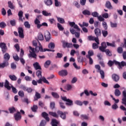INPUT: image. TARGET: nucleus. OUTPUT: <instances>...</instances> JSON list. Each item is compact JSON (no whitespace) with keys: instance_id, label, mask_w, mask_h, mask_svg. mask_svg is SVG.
Listing matches in <instances>:
<instances>
[{"instance_id":"f257e3e1","label":"nucleus","mask_w":126,"mask_h":126,"mask_svg":"<svg viewBox=\"0 0 126 126\" xmlns=\"http://www.w3.org/2000/svg\"><path fill=\"white\" fill-rule=\"evenodd\" d=\"M68 23H69V25L71 27H73V28H70V32L71 34L73 35H75V37L76 38H79L80 36V29H79V27L76 24H75V23L74 22H69L68 21Z\"/></svg>"},{"instance_id":"f03ea898","label":"nucleus","mask_w":126,"mask_h":126,"mask_svg":"<svg viewBox=\"0 0 126 126\" xmlns=\"http://www.w3.org/2000/svg\"><path fill=\"white\" fill-rule=\"evenodd\" d=\"M39 46H37L38 45V41L36 40H33L32 42L33 46H34L35 47V52H55V50H52L51 49H43V47L42 46V45L40 42H38Z\"/></svg>"},{"instance_id":"7ed1b4c3","label":"nucleus","mask_w":126,"mask_h":126,"mask_svg":"<svg viewBox=\"0 0 126 126\" xmlns=\"http://www.w3.org/2000/svg\"><path fill=\"white\" fill-rule=\"evenodd\" d=\"M4 86L5 88H6V89H7V90H10V89H11L12 88V92L14 93V94H16V93H17L18 91L16 88L13 87L12 85L9 84V82H8L7 80H5Z\"/></svg>"},{"instance_id":"20e7f679","label":"nucleus","mask_w":126,"mask_h":126,"mask_svg":"<svg viewBox=\"0 0 126 126\" xmlns=\"http://www.w3.org/2000/svg\"><path fill=\"white\" fill-rule=\"evenodd\" d=\"M61 98L63 101L66 102V105H67V106H72V105H73L72 100L69 99H67L65 96H64V97L61 96Z\"/></svg>"},{"instance_id":"39448f33","label":"nucleus","mask_w":126,"mask_h":126,"mask_svg":"<svg viewBox=\"0 0 126 126\" xmlns=\"http://www.w3.org/2000/svg\"><path fill=\"white\" fill-rule=\"evenodd\" d=\"M44 37L47 42H49V41H50V40H51V38H52L50 32H49L48 31H46L44 32Z\"/></svg>"},{"instance_id":"423d86ee","label":"nucleus","mask_w":126,"mask_h":126,"mask_svg":"<svg viewBox=\"0 0 126 126\" xmlns=\"http://www.w3.org/2000/svg\"><path fill=\"white\" fill-rule=\"evenodd\" d=\"M0 48H1L2 53H5L7 51V47L4 42L0 43Z\"/></svg>"},{"instance_id":"0eeeda50","label":"nucleus","mask_w":126,"mask_h":126,"mask_svg":"<svg viewBox=\"0 0 126 126\" xmlns=\"http://www.w3.org/2000/svg\"><path fill=\"white\" fill-rule=\"evenodd\" d=\"M63 48H72V43H69L65 41H62Z\"/></svg>"},{"instance_id":"6e6552de","label":"nucleus","mask_w":126,"mask_h":126,"mask_svg":"<svg viewBox=\"0 0 126 126\" xmlns=\"http://www.w3.org/2000/svg\"><path fill=\"white\" fill-rule=\"evenodd\" d=\"M115 64L118 65L119 66L118 67L119 69H121L122 68V67L126 66V62L125 61H122L121 63L119 62H115Z\"/></svg>"},{"instance_id":"1a4fd4ad","label":"nucleus","mask_w":126,"mask_h":126,"mask_svg":"<svg viewBox=\"0 0 126 126\" xmlns=\"http://www.w3.org/2000/svg\"><path fill=\"white\" fill-rule=\"evenodd\" d=\"M14 117L15 118V121H18L21 120L22 116L19 111L17 112V113L14 114Z\"/></svg>"},{"instance_id":"9d476101","label":"nucleus","mask_w":126,"mask_h":126,"mask_svg":"<svg viewBox=\"0 0 126 126\" xmlns=\"http://www.w3.org/2000/svg\"><path fill=\"white\" fill-rule=\"evenodd\" d=\"M88 38L90 41H95V42H96V43H97V44H100L99 43V38L98 37H95L92 36H89Z\"/></svg>"},{"instance_id":"9b49d317","label":"nucleus","mask_w":126,"mask_h":126,"mask_svg":"<svg viewBox=\"0 0 126 126\" xmlns=\"http://www.w3.org/2000/svg\"><path fill=\"white\" fill-rule=\"evenodd\" d=\"M106 48H107V44H106V42H102L101 43V46L99 47V50L101 52H105Z\"/></svg>"},{"instance_id":"f8f14e48","label":"nucleus","mask_w":126,"mask_h":126,"mask_svg":"<svg viewBox=\"0 0 126 126\" xmlns=\"http://www.w3.org/2000/svg\"><path fill=\"white\" fill-rule=\"evenodd\" d=\"M19 35L20 38H24V34L23 33V29L22 28H19L18 29Z\"/></svg>"},{"instance_id":"ddd939ff","label":"nucleus","mask_w":126,"mask_h":126,"mask_svg":"<svg viewBox=\"0 0 126 126\" xmlns=\"http://www.w3.org/2000/svg\"><path fill=\"white\" fill-rule=\"evenodd\" d=\"M67 71L66 70H62L59 72V74L61 76H66L67 75Z\"/></svg>"},{"instance_id":"4468645a","label":"nucleus","mask_w":126,"mask_h":126,"mask_svg":"<svg viewBox=\"0 0 126 126\" xmlns=\"http://www.w3.org/2000/svg\"><path fill=\"white\" fill-rule=\"evenodd\" d=\"M123 98L122 99V104L126 106V92L124 91L123 92Z\"/></svg>"},{"instance_id":"2eb2a0df","label":"nucleus","mask_w":126,"mask_h":126,"mask_svg":"<svg viewBox=\"0 0 126 126\" xmlns=\"http://www.w3.org/2000/svg\"><path fill=\"white\" fill-rule=\"evenodd\" d=\"M58 115H60V117L61 118H62V119H63V120H65L66 117L65 116V112H63L62 111H58L57 112Z\"/></svg>"},{"instance_id":"dca6fc26","label":"nucleus","mask_w":126,"mask_h":126,"mask_svg":"<svg viewBox=\"0 0 126 126\" xmlns=\"http://www.w3.org/2000/svg\"><path fill=\"white\" fill-rule=\"evenodd\" d=\"M94 34L96 35L97 38L101 36V30L96 28L94 30Z\"/></svg>"},{"instance_id":"f3484780","label":"nucleus","mask_w":126,"mask_h":126,"mask_svg":"<svg viewBox=\"0 0 126 126\" xmlns=\"http://www.w3.org/2000/svg\"><path fill=\"white\" fill-rule=\"evenodd\" d=\"M8 6L11 9H15V5L11 2V1H8Z\"/></svg>"},{"instance_id":"a211bd4d","label":"nucleus","mask_w":126,"mask_h":126,"mask_svg":"<svg viewBox=\"0 0 126 126\" xmlns=\"http://www.w3.org/2000/svg\"><path fill=\"white\" fill-rule=\"evenodd\" d=\"M112 77V79H113L114 81H116V82L119 81V80H120V76L116 74H113Z\"/></svg>"},{"instance_id":"6ab92c4d","label":"nucleus","mask_w":126,"mask_h":126,"mask_svg":"<svg viewBox=\"0 0 126 126\" xmlns=\"http://www.w3.org/2000/svg\"><path fill=\"white\" fill-rule=\"evenodd\" d=\"M42 117H43V118L44 119H45V120L47 121V122H49L50 121V118L48 117L49 114H48L47 113L43 112L42 113Z\"/></svg>"},{"instance_id":"aec40b11","label":"nucleus","mask_w":126,"mask_h":126,"mask_svg":"<svg viewBox=\"0 0 126 126\" xmlns=\"http://www.w3.org/2000/svg\"><path fill=\"white\" fill-rule=\"evenodd\" d=\"M33 66L36 70H38V69H41V66L39 64L38 62H36L33 63Z\"/></svg>"},{"instance_id":"412c9836","label":"nucleus","mask_w":126,"mask_h":126,"mask_svg":"<svg viewBox=\"0 0 126 126\" xmlns=\"http://www.w3.org/2000/svg\"><path fill=\"white\" fill-rule=\"evenodd\" d=\"M36 75L38 78H42V70L41 69L36 71Z\"/></svg>"},{"instance_id":"4be33fe9","label":"nucleus","mask_w":126,"mask_h":126,"mask_svg":"<svg viewBox=\"0 0 126 126\" xmlns=\"http://www.w3.org/2000/svg\"><path fill=\"white\" fill-rule=\"evenodd\" d=\"M59 125V121H57L56 119H53L51 122L52 126H58Z\"/></svg>"},{"instance_id":"5701e85b","label":"nucleus","mask_w":126,"mask_h":126,"mask_svg":"<svg viewBox=\"0 0 126 126\" xmlns=\"http://www.w3.org/2000/svg\"><path fill=\"white\" fill-rule=\"evenodd\" d=\"M7 65H8V62H5L2 63H0V68H3L5 66H7Z\"/></svg>"},{"instance_id":"b1692460","label":"nucleus","mask_w":126,"mask_h":126,"mask_svg":"<svg viewBox=\"0 0 126 126\" xmlns=\"http://www.w3.org/2000/svg\"><path fill=\"white\" fill-rule=\"evenodd\" d=\"M42 14L44 16H52V13H49L48 11L46 10H43L42 11Z\"/></svg>"},{"instance_id":"393cba45","label":"nucleus","mask_w":126,"mask_h":126,"mask_svg":"<svg viewBox=\"0 0 126 126\" xmlns=\"http://www.w3.org/2000/svg\"><path fill=\"white\" fill-rule=\"evenodd\" d=\"M9 77L10 79L12 80V81H16V80H17V77H16V76L14 75H9Z\"/></svg>"},{"instance_id":"a878e982","label":"nucleus","mask_w":126,"mask_h":126,"mask_svg":"<svg viewBox=\"0 0 126 126\" xmlns=\"http://www.w3.org/2000/svg\"><path fill=\"white\" fill-rule=\"evenodd\" d=\"M44 2L47 6L52 5V4H53V1H52V0H45Z\"/></svg>"},{"instance_id":"bb28decb","label":"nucleus","mask_w":126,"mask_h":126,"mask_svg":"<svg viewBox=\"0 0 126 126\" xmlns=\"http://www.w3.org/2000/svg\"><path fill=\"white\" fill-rule=\"evenodd\" d=\"M114 94L115 96H117V97H119V96H120V95L122 94V93H121V91L119 90V89H116L114 92Z\"/></svg>"},{"instance_id":"cd10ccee","label":"nucleus","mask_w":126,"mask_h":126,"mask_svg":"<svg viewBox=\"0 0 126 126\" xmlns=\"http://www.w3.org/2000/svg\"><path fill=\"white\" fill-rule=\"evenodd\" d=\"M30 52V54L29 55V58H33L34 59H36L37 55L35 54V52Z\"/></svg>"},{"instance_id":"c85d7f7f","label":"nucleus","mask_w":126,"mask_h":126,"mask_svg":"<svg viewBox=\"0 0 126 126\" xmlns=\"http://www.w3.org/2000/svg\"><path fill=\"white\" fill-rule=\"evenodd\" d=\"M94 55V52H93V50H89L88 51V55H87V58H91L92 56Z\"/></svg>"},{"instance_id":"c756f323","label":"nucleus","mask_w":126,"mask_h":126,"mask_svg":"<svg viewBox=\"0 0 126 126\" xmlns=\"http://www.w3.org/2000/svg\"><path fill=\"white\" fill-rule=\"evenodd\" d=\"M18 16L19 17V20H21V21H23V20H22V17H23V12L22 11H20L19 12Z\"/></svg>"},{"instance_id":"7c9ffc66","label":"nucleus","mask_w":126,"mask_h":126,"mask_svg":"<svg viewBox=\"0 0 126 126\" xmlns=\"http://www.w3.org/2000/svg\"><path fill=\"white\" fill-rule=\"evenodd\" d=\"M51 64V61L48 60L44 63V67L46 68H48L49 67V66Z\"/></svg>"},{"instance_id":"2f4dec72","label":"nucleus","mask_w":126,"mask_h":126,"mask_svg":"<svg viewBox=\"0 0 126 126\" xmlns=\"http://www.w3.org/2000/svg\"><path fill=\"white\" fill-rule=\"evenodd\" d=\"M49 115H50V116L54 117V118H59V115H58L56 113V112H49Z\"/></svg>"},{"instance_id":"473e14b6","label":"nucleus","mask_w":126,"mask_h":126,"mask_svg":"<svg viewBox=\"0 0 126 126\" xmlns=\"http://www.w3.org/2000/svg\"><path fill=\"white\" fill-rule=\"evenodd\" d=\"M57 27L60 31H63V29H64L63 27L60 23L57 24Z\"/></svg>"},{"instance_id":"72a5a7b5","label":"nucleus","mask_w":126,"mask_h":126,"mask_svg":"<svg viewBox=\"0 0 126 126\" xmlns=\"http://www.w3.org/2000/svg\"><path fill=\"white\" fill-rule=\"evenodd\" d=\"M58 21L59 22H60V23H61L62 24H63V23H64V19H63V18H60L59 17H57Z\"/></svg>"},{"instance_id":"f704fd0d","label":"nucleus","mask_w":126,"mask_h":126,"mask_svg":"<svg viewBox=\"0 0 126 126\" xmlns=\"http://www.w3.org/2000/svg\"><path fill=\"white\" fill-rule=\"evenodd\" d=\"M51 94L53 96V97H54V98H60V95L57 93L52 92Z\"/></svg>"},{"instance_id":"c9c22d12","label":"nucleus","mask_w":126,"mask_h":126,"mask_svg":"<svg viewBox=\"0 0 126 126\" xmlns=\"http://www.w3.org/2000/svg\"><path fill=\"white\" fill-rule=\"evenodd\" d=\"M23 90L24 91H27L28 93H31L32 92V88H26V87H24L23 88Z\"/></svg>"},{"instance_id":"e433bc0d","label":"nucleus","mask_w":126,"mask_h":126,"mask_svg":"<svg viewBox=\"0 0 126 126\" xmlns=\"http://www.w3.org/2000/svg\"><path fill=\"white\" fill-rule=\"evenodd\" d=\"M37 38L39 41H43L44 40V36L42 33H39Z\"/></svg>"},{"instance_id":"4c0bfd02","label":"nucleus","mask_w":126,"mask_h":126,"mask_svg":"<svg viewBox=\"0 0 126 126\" xmlns=\"http://www.w3.org/2000/svg\"><path fill=\"white\" fill-rule=\"evenodd\" d=\"M49 49H55V43L54 42H50L48 45Z\"/></svg>"},{"instance_id":"58836bf2","label":"nucleus","mask_w":126,"mask_h":126,"mask_svg":"<svg viewBox=\"0 0 126 126\" xmlns=\"http://www.w3.org/2000/svg\"><path fill=\"white\" fill-rule=\"evenodd\" d=\"M98 72H99L101 75V78H102V79H104V78H105V72H104V71L101 70Z\"/></svg>"},{"instance_id":"ea45409f","label":"nucleus","mask_w":126,"mask_h":126,"mask_svg":"<svg viewBox=\"0 0 126 126\" xmlns=\"http://www.w3.org/2000/svg\"><path fill=\"white\" fill-rule=\"evenodd\" d=\"M83 14L84 15H91V13L88 10H85L84 11H83Z\"/></svg>"},{"instance_id":"a19ab883","label":"nucleus","mask_w":126,"mask_h":126,"mask_svg":"<svg viewBox=\"0 0 126 126\" xmlns=\"http://www.w3.org/2000/svg\"><path fill=\"white\" fill-rule=\"evenodd\" d=\"M13 57L14 61H16V62H18L19 61V57H18V55H17V54H14L13 55Z\"/></svg>"},{"instance_id":"79ce46f5","label":"nucleus","mask_w":126,"mask_h":126,"mask_svg":"<svg viewBox=\"0 0 126 126\" xmlns=\"http://www.w3.org/2000/svg\"><path fill=\"white\" fill-rule=\"evenodd\" d=\"M4 59L6 61H8V60H9V59H10V56H9V54H8V53H6L4 55Z\"/></svg>"},{"instance_id":"37998d69","label":"nucleus","mask_w":126,"mask_h":126,"mask_svg":"<svg viewBox=\"0 0 126 126\" xmlns=\"http://www.w3.org/2000/svg\"><path fill=\"white\" fill-rule=\"evenodd\" d=\"M99 44H98L97 42L96 43H94L93 44V49H98V48H99Z\"/></svg>"},{"instance_id":"c03bdc74","label":"nucleus","mask_w":126,"mask_h":126,"mask_svg":"<svg viewBox=\"0 0 126 126\" xmlns=\"http://www.w3.org/2000/svg\"><path fill=\"white\" fill-rule=\"evenodd\" d=\"M106 7L107 8H109L110 9H112V5H111V2H110V1H107L106 2Z\"/></svg>"},{"instance_id":"a18cd8bd","label":"nucleus","mask_w":126,"mask_h":126,"mask_svg":"<svg viewBox=\"0 0 126 126\" xmlns=\"http://www.w3.org/2000/svg\"><path fill=\"white\" fill-rule=\"evenodd\" d=\"M116 62H117V61H109L108 63V65H109L110 66H112L113 64H114V63H115V64H116Z\"/></svg>"},{"instance_id":"49530a36","label":"nucleus","mask_w":126,"mask_h":126,"mask_svg":"<svg viewBox=\"0 0 126 126\" xmlns=\"http://www.w3.org/2000/svg\"><path fill=\"white\" fill-rule=\"evenodd\" d=\"M75 104H76V105H78V106H82L83 102L80 100H76L75 101Z\"/></svg>"},{"instance_id":"de8ad7c7","label":"nucleus","mask_w":126,"mask_h":126,"mask_svg":"<svg viewBox=\"0 0 126 126\" xmlns=\"http://www.w3.org/2000/svg\"><path fill=\"white\" fill-rule=\"evenodd\" d=\"M37 110H38V106L37 105H34L33 107H32V112H37Z\"/></svg>"},{"instance_id":"09e8293b","label":"nucleus","mask_w":126,"mask_h":126,"mask_svg":"<svg viewBox=\"0 0 126 126\" xmlns=\"http://www.w3.org/2000/svg\"><path fill=\"white\" fill-rule=\"evenodd\" d=\"M102 26L103 28H104L105 30H107V29H108V25H107V23H106V22H102Z\"/></svg>"},{"instance_id":"8fccbe9b","label":"nucleus","mask_w":126,"mask_h":126,"mask_svg":"<svg viewBox=\"0 0 126 126\" xmlns=\"http://www.w3.org/2000/svg\"><path fill=\"white\" fill-rule=\"evenodd\" d=\"M5 26H6V24L4 22H1L0 23V28L3 29Z\"/></svg>"},{"instance_id":"3c124183","label":"nucleus","mask_w":126,"mask_h":126,"mask_svg":"<svg viewBox=\"0 0 126 126\" xmlns=\"http://www.w3.org/2000/svg\"><path fill=\"white\" fill-rule=\"evenodd\" d=\"M24 25L26 28L29 29L31 27L30 24H29L28 21L25 22Z\"/></svg>"},{"instance_id":"603ef678","label":"nucleus","mask_w":126,"mask_h":126,"mask_svg":"<svg viewBox=\"0 0 126 126\" xmlns=\"http://www.w3.org/2000/svg\"><path fill=\"white\" fill-rule=\"evenodd\" d=\"M79 26H80V27H83L84 26H85L86 27H88L89 24L88 23H86V22H83V24L81 25V24H79Z\"/></svg>"},{"instance_id":"864d4df0","label":"nucleus","mask_w":126,"mask_h":126,"mask_svg":"<svg viewBox=\"0 0 126 126\" xmlns=\"http://www.w3.org/2000/svg\"><path fill=\"white\" fill-rule=\"evenodd\" d=\"M73 65L74 67L76 69L78 70V69H80V68H81V67H80V66L77 65V64H76V63H73Z\"/></svg>"},{"instance_id":"5fc2aeb1","label":"nucleus","mask_w":126,"mask_h":126,"mask_svg":"<svg viewBox=\"0 0 126 126\" xmlns=\"http://www.w3.org/2000/svg\"><path fill=\"white\" fill-rule=\"evenodd\" d=\"M107 56H109V57H111V56H112V53H111V51H110L109 50L107 49L106 50H105V51Z\"/></svg>"},{"instance_id":"6e6d98bb","label":"nucleus","mask_w":126,"mask_h":126,"mask_svg":"<svg viewBox=\"0 0 126 126\" xmlns=\"http://www.w3.org/2000/svg\"><path fill=\"white\" fill-rule=\"evenodd\" d=\"M102 33L103 37H107L108 35V32L107 31L103 30L102 31Z\"/></svg>"},{"instance_id":"4d7b16f0","label":"nucleus","mask_w":126,"mask_h":126,"mask_svg":"<svg viewBox=\"0 0 126 126\" xmlns=\"http://www.w3.org/2000/svg\"><path fill=\"white\" fill-rule=\"evenodd\" d=\"M81 118L82 120H88V116L86 115H81Z\"/></svg>"},{"instance_id":"13d9d810","label":"nucleus","mask_w":126,"mask_h":126,"mask_svg":"<svg viewBox=\"0 0 126 126\" xmlns=\"http://www.w3.org/2000/svg\"><path fill=\"white\" fill-rule=\"evenodd\" d=\"M18 95L20 97H24V92L22 91H20L18 92Z\"/></svg>"},{"instance_id":"bf43d9fd","label":"nucleus","mask_w":126,"mask_h":126,"mask_svg":"<svg viewBox=\"0 0 126 126\" xmlns=\"http://www.w3.org/2000/svg\"><path fill=\"white\" fill-rule=\"evenodd\" d=\"M107 45L109 47H115V42H113L112 43L106 42Z\"/></svg>"},{"instance_id":"052dcab7","label":"nucleus","mask_w":126,"mask_h":126,"mask_svg":"<svg viewBox=\"0 0 126 126\" xmlns=\"http://www.w3.org/2000/svg\"><path fill=\"white\" fill-rule=\"evenodd\" d=\"M123 48L119 47L117 49V52L119 54H122L123 53Z\"/></svg>"},{"instance_id":"680f3d73","label":"nucleus","mask_w":126,"mask_h":126,"mask_svg":"<svg viewBox=\"0 0 126 126\" xmlns=\"http://www.w3.org/2000/svg\"><path fill=\"white\" fill-rule=\"evenodd\" d=\"M56 59H61V58H63V54L58 53L57 54V56L56 57Z\"/></svg>"},{"instance_id":"e2e57ef3","label":"nucleus","mask_w":126,"mask_h":126,"mask_svg":"<svg viewBox=\"0 0 126 126\" xmlns=\"http://www.w3.org/2000/svg\"><path fill=\"white\" fill-rule=\"evenodd\" d=\"M119 108V106H118V105H117L116 103H114L113 105H112V108L113 110H117Z\"/></svg>"},{"instance_id":"0e129e2a","label":"nucleus","mask_w":126,"mask_h":126,"mask_svg":"<svg viewBox=\"0 0 126 126\" xmlns=\"http://www.w3.org/2000/svg\"><path fill=\"white\" fill-rule=\"evenodd\" d=\"M9 111L11 114H12V113H14L15 112V108H14V107H11L9 108Z\"/></svg>"},{"instance_id":"69168bd1","label":"nucleus","mask_w":126,"mask_h":126,"mask_svg":"<svg viewBox=\"0 0 126 126\" xmlns=\"http://www.w3.org/2000/svg\"><path fill=\"white\" fill-rule=\"evenodd\" d=\"M25 80H26V81H31L32 80V78H31V77H29L28 76H26L25 77Z\"/></svg>"},{"instance_id":"338daca9","label":"nucleus","mask_w":126,"mask_h":126,"mask_svg":"<svg viewBox=\"0 0 126 126\" xmlns=\"http://www.w3.org/2000/svg\"><path fill=\"white\" fill-rule=\"evenodd\" d=\"M92 15H93L94 17H98L99 14L97 12H94L92 13Z\"/></svg>"},{"instance_id":"774afa93","label":"nucleus","mask_w":126,"mask_h":126,"mask_svg":"<svg viewBox=\"0 0 126 126\" xmlns=\"http://www.w3.org/2000/svg\"><path fill=\"white\" fill-rule=\"evenodd\" d=\"M46 124H47V123L45 120H42L40 124V126H46Z\"/></svg>"}]
</instances>
